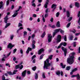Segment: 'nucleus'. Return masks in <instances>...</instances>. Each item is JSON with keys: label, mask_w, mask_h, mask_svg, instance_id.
Returning <instances> with one entry per match:
<instances>
[{"label": "nucleus", "mask_w": 80, "mask_h": 80, "mask_svg": "<svg viewBox=\"0 0 80 80\" xmlns=\"http://www.w3.org/2000/svg\"><path fill=\"white\" fill-rule=\"evenodd\" d=\"M22 62L20 64H19L18 65H16V69H18V68H19L20 69V70H22V68H23V65H22Z\"/></svg>", "instance_id": "nucleus-4"}, {"label": "nucleus", "mask_w": 80, "mask_h": 80, "mask_svg": "<svg viewBox=\"0 0 80 80\" xmlns=\"http://www.w3.org/2000/svg\"><path fill=\"white\" fill-rule=\"evenodd\" d=\"M27 30H28L29 32H31V31H32V30H31V29H30V28H27Z\"/></svg>", "instance_id": "nucleus-62"}, {"label": "nucleus", "mask_w": 80, "mask_h": 80, "mask_svg": "<svg viewBox=\"0 0 80 80\" xmlns=\"http://www.w3.org/2000/svg\"><path fill=\"white\" fill-rule=\"evenodd\" d=\"M64 31H63V30H61L60 31V33H62V34H63V33H64Z\"/></svg>", "instance_id": "nucleus-48"}, {"label": "nucleus", "mask_w": 80, "mask_h": 80, "mask_svg": "<svg viewBox=\"0 0 80 80\" xmlns=\"http://www.w3.org/2000/svg\"><path fill=\"white\" fill-rule=\"evenodd\" d=\"M48 2H49V0H47L44 6V7L45 8H47V5L48 4Z\"/></svg>", "instance_id": "nucleus-13"}, {"label": "nucleus", "mask_w": 80, "mask_h": 80, "mask_svg": "<svg viewBox=\"0 0 80 80\" xmlns=\"http://www.w3.org/2000/svg\"><path fill=\"white\" fill-rule=\"evenodd\" d=\"M52 8H54V10L56 8V7H57V5L56 4H53L52 6Z\"/></svg>", "instance_id": "nucleus-18"}, {"label": "nucleus", "mask_w": 80, "mask_h": 80, "mask_svg": "<svg viewBox=\"0 0 80 80\" xmlns=\"http://www.w3.org/2000/svg\"><path fill=\"white\" fill-rule=\"evenodd\" d=\"M36 66H35L32 68V69L33 70V71H35V70H36Z\"/></svg>", "instance_id": "nucleus-42"}, {"label": "nucleus", "mask_w": 80, "mask_h": 80, "mask_svg": "<svg viewBox=\"0 0 80 80\" xmlns=\"http://www.w3.org/2000/svg\"><path fill=\"white\" fill-rule=\"evenodd\" d=\"M73 37V36L72 35L70 36L69 38V40H72Z\"/></svg>", "instance_id": "nucleus-30"}, {"label": "nucleus", "mask_w": 80, "mask_h": 80, "mask_svg": "<svg viewBox=\"0 0 80 80\" xmlns=\"http://www.w3.org/2000/svg\"><path fill=\"white\" fill-rule=\"evenodd\" d=\"M23 37L24 38H26V37H27V32L25 31H24L23 32Z\"/></svg>", "instance_id": "nucleus-16"}, {"label": "nucleus", "mask_w": 80, "mask_h": 80, "mask_svg": "<svg viewBox=\"0 0 80 80\" xmlns=\"http://www.w3.org/2000/svg\"><path fill=\"white\" fill-rule=\"evenodd\" d=\"M56 26H57V27H60V22L58 21L57 22V25H56Z\"/></svg>", "instance_id": "nucleus-23"}, {"label": "nucleus", "mask_w": 80, "mask_h": 80, "mask_svg": "<svg viewBox=\"0 0 80 80\" xmlns=\"http://www.w3.org/2000/svg\"><path fill=\"white\" fill-rule=\"evenodd\" d=\"M14 46H15V45H12V43H9L8 46V48H10V49H12V47H13Z\"/></svg>", "instance_id": "nucleus-9"}, {"label": "nucleus", "mask_w": 80, "mask_h": 80, "mask_svg": "<svg viewBox=\"0 0 80 80\" xmlns=\"http://www.w3.org/2000/svg\"><path fill=\"white\" fill-rule=\"evenodd\" d=\"M52 57H53V55H51L48 58L50 60H52Z\"/></svg>", "instance_id": "nucleus-32"}, {"label": "nucleus", "mask_w": 80, "mask_h": 80, "mask_svg": "<svg viewBox=\"0 0 80 80\" xmlns=\"http://www.w3.org/2000/svg\"><path fill=\"white\" fill-rule=\"evenodd\" d=\"M35 45L34 44H32V48H35Z\"/></svg>", "instance_id": "nucleus-61"}, {"label": "nucleus", "mask_w": 80, "mask_h": 80, "mask_svg": "<svg viewBox=\"0 0 80 80\" xmlns=\"http://www.w3.org/2000/svg\"><path fill=\"white\" fill-rule=\"evenodd\" d=\"M78 23H79V25H80V17L79 18V20L78 21Z\"/></svg>", "instance_id": "nucleus-60"}, {"label": "nucleus", "mask_w": 80, "mask_h": 80, "mask_svg": "<svg viewBox=\"0 0 80 80\" xmlns=\"http://www.w3.org/2000/svg\"><path fill=\"white\" fill-rule=\"evenodd\" d=\"M61 66L62 67V68H65V66H66L65 65H64L62 63H61Z\"/></svg>", "instance_id": "nucleus-25"}, {"label": "nucleus", "mask_w": 80, "mask_h": 80, "mask_svg": "<svg viewBox=\"0 0 80 80\" xmlns=\"http://www.w3.org/2000/svg\"><path fill=\"white\" fill-rule=\"evenodd\" d=\"M50 21L51 22H53V18L52 17Z\"/></svg>", "instance_id": "nucleus-50"}, {"label": "nucleus", "mask_w": 80, "mask_h": 80, "mask_svg": "<svg viewBox=\"0 0 80 80\" xmlns=\"http://www.w3.org/2000/svg\"><path fill=\"white\" fill-rule=\"evenodd\" d=\"M60 45H63L64 47H65L67 45V43L65 42H62L60 43Z\"/></svg>", "instance_id": "nucleus-15"}, {"label": "nucleus", "mask_w": 80, "mask_h": 80, "mask_svg": "<svg viewBox=\"0 0 80 80\" xmlns=\"http://www.w3.org/2000/svg\"><path fill=\"white\" fill-rule=\"evenodd\" d=\"M32 44L34 45L35 43V41L33 40L32 42Z\"/></svg>", "instance_id": "nucleus-59"}, {"label": "nucleus", "mask_w": 80, "mask_h": 80, "mask_svg": "<svg viewBox=\"0 0 80 80\" xmlns=\"http://www.w3.org/2000/svg\"><path fill=\"white\" fill-rule=\"evenodd\" d=\"M63 38H64V39L65 42H67V36L65 35L64 37H62Z\"/></svg>", "instance_id": "nucleus-31"}, {"label": "nucleus", "mask_w": 80, "mask_h": 80, "mask_svg": "<svg viewBox=\"0 0 80 80\" xmlns=\"http://www.w3.org/2000/svg\"><path fill=\"white\" fill-rule=\"evenodd\" d=\"M75 6L76 7H77L78 8V7H80V4H79V3H78V2H75Z\"/></svg>", "instance_id": "nucleus-17"}, {"label": "nucleus", "mask_w": 80, "mask_h": 80, "mask_svg": "<svg viewBox=\"0 0 80 80\" xmlns=\"http://www.w3.org/2000/svg\"><path fill=\"white\" fill-rule=\"evenodd\" d=\"M10 54H11V52H10L7 55L6 57H9Z\"/></svg>", "instance_id": "nucleus-56"}, {"label": "nucleus", "mask_w": 80, "mask_h": 80, "mask_svg": "<svg viewBox=\"0 0 80 80\" xmlns=\"http://www.w3.org/2000/svg\"><path fill=\"white\" fill-rule=\"evenodd\" d=\"M10 2V0H8L7 1V5H8L9 4V2Z\"/></svg>", "instance_id": "nucleus-52"}, {"label": "nucleus", "mask_w": 80, "mask_h": 80, "mask_svg": "<svg viewBox=\"0 0 80 80\" xmlns=\"http://www.w3.org/2000/svg\"><path fill=\"white\" fill-rule=\"evenodd\" d=\"M3 58L2 59V61H5V58H7V57H6V55L4 54L3 55Z\"/></svg>", "instance_id": "nucleus-20"}, {"label": "nucleus", "mask_w": 80, "mask_h": 80, "mask_svg": "<svg viewBox=\"0 0 80 80\" xmlns=\"http://www.w3.org/2000/svg\"><path fill=\"white\" fill-rule=\"evenodd\" d=\"M5 77L4 75L2 76V80H8V79L5 80Z\"/></svg>", "instance_id": "nucleus-43"}, {"label": "nucleus", "mask_w": 80, "mask_h": 80, "mask_svg": "<svg viewBox=\"0 0 80 80\" xmlns=\"http://www.w3.org/2000/svg\"><path fill=\"white\" fill-rule=\"evenodd\" d=\"M42 77H43V78H46V77H45V75L44 73H43L42 74Z\"/></svg>", "instance_id": "nucleus-34"}, {"label": "nucleus", "mask_w": 80, "mask_h": 80, "mask_svg": "<svg viewBox=\"0 0 80 80\" xmlns=\"http://www.w3.org/2000/svg\"><path fill=\"white\" fill-rule=\"evenodd\" d=\"M74 77H77V80H79L80 79V75L79 74H78L77 75H72L71 76L72 78H74Z\"/></svg>", "instance_id": "nucleus-5"}, {"label": "nucleus", "mask_w": 80, "mask_h": 80, "mask_svg": "<svg viewBox=\"0 0 80 80\" xmlns=\"http://www.w3.org/2000/svg\"><path fill=\"white\" fill-rule=\"evenodd\" d=\"M31 50H32V48L29 47L28 48L26 51V53H29V51H31Z\"/></svg>", "instance_id": "nucleus-19"}, {"label": "nucleus", "mask_w": 80, "mask_h": 80, "mask_svg": "<svg viewBox=\"0 0 80 80\" xmlns=\"http://www.w3.org/2000/svg\"><path fill=\"white\" fill-rule=\"evenodd\" d=\"M72 17H71L68 19V21L69 22H70V21L72 20Z\"/></svg>", "instance_id": "nucleus-51"}, {"label": "nucleus", "mask_w": 80, "mask_h": 80, "mask_svg": "<svg viewBox=\"0 0 80 80\" xmlns=\"http://www.w3.org/2000/svg\"><path fill=\"white\" fill-rule=\"evenodd\" d=\"M60 15V13L59 12H58L56 13V17H58V16Z\"/></svg>", "instance_id": "nucleus-46"}, {"label": "nucleus", "mask_w": 80, "mask_h": 80, "mask_svg": "<svg viewBox=\"0 0 80 80\" xmlns=\"http://www.w3.org/2000/svg\"><path fill=\"white\" fill-rule=\"evenodd\" d=\"M70 24H71V23H68V25H67L66 27L67 28H68L69 27H70Z\"/></svg>", "instance_id": "nucleus-44"}, {"label": "nucleus", "mask_w": 80, "mask_h": 80, "mask_svg": "<svg viewBox=\"0 0 80 80\" xmlns=\"http://www.w3.org/2000/svg\"><path fill=\"white\" fill-rule=\"evenodd\" d=\"M13 37H14V36H13V35H11L10 36V39H11V40H13Z\"/></svg>", "instance_id": "nucleus-39"}, {"label": "nucleus", "mask_w": 80, "mask_h": 80, "mask_svg": "<svg viewBox=\"0 0 80 80\" xmlns=\"http://www.w3.org/2000/svg\"><path fill=\"white\" fill-rule=\"evenodd\" d=\"M78 53H80V47H79V49H78Z\"/></svg>", "instance_id": "nucleus-64"}, {"label": "nucleus", "mask_w": 80, "mask_h": 80, "mask_svg": "<svg viewBox=\"0 0 80 80\" xmlns=\"http://www.w3.org/2000/svg\"><path fill=\"white\" fill-rule=\"evenodd\" d=\"M21 8H22V7L21 6H19V9L17 10L16 11V12H18V11H19L20 9H21Z\"/></svg>", "instance_id": "nucleus-33"}, {"label": "nucleus", "mask_w": 80, "mask_h": 80, "mask_svg": "<svg viewBox=\"0 0 80 80\" xmlns=\"http://www.w3.org/2000/svg\"><path fill=\"white\" fill-rule=\"evenodd\" d=\"M70 32H72L73 33H75V32H76V30L75 29H73L70 31Z\"/></svg>", "instance_id": "nucleus-24"}, {"label": "nucleus", "mask_w": 80, "mask_h": 80, "mask_svg": "<svg viewBox=\"0 0 80 80\" xmlns=\"http://www.w3.org/2000/svg\"><path fill=\"white\" fill-rule=\"evenodd\" d=\"M50 66V63H49V59H46V61H44V68H46V69H49L50 68L49 67Z\"/></svg>", "instance_id": "nucleus-2"}, {"label": "nucleus", "mask_w": 80, "mask_h": 80, "mask_svg": "<svg viewBox=\"0 0 80 80\" xmlns=\"http://www.w3.org/2000/svg\"><path fill=\"white\" fill-rule=\"evenodd\" d=\"M26 73H27V70H25L22 73V76L23 77H25V75H26Z\"/></svg>", "instance_id": "nucleus-12"}, {"label": "nucleus", "mask_w": 80, "mask_h": 80, "mask_svg": "<svg viewBox=\"0 0 80 80\" xmlns=\"http://www.w3.org/2000/svg\"><path fill=\"white\" fill-rule=\"evenodd\" d=\"M75 55V52H73L71 53V56H69L68 58L67 62L70 65H72L74 62V55Z\"/></svg>", "instance_id": "nucleus-1"}, {"label": "nucleus", "mask_w": 80, "mask_h": 80, "mask_svg": "<svg viewBox=\"0 0 80 80\" xmlns=\"http://www.w3.org/2000/svg\"><path fill=\"white\" fill-rule=\"evenodd\" d=\"M52 39V36L50 34H48V42L50 43L51 42Z\"/></svg>", "instance_id": "nucleus-3"}, {"label": "nucleus", "mask_w": 80, "mask_h": 80, "mask_svg": "<svg viewBox=\"0 0 80 80\" xmlns=\"http://www.w3.org/2000/svg\"><path fill=\"white\" fill-rule=\"evenodd\" d=\"M42 21H43V22H45V18H44L43 16H42Z\"/></svg>", "instance_id": "nucleus-35"}, {"label": "nucleus", "mask_w": 80, "mask_h": 80, "mask_svg": "<svg viewBox=\"0 0 80 80\" xmlns=\"http://www.w3.org/2000/svg\"><path fill=\"white\" fill-rule=\"evenodd\" d=\"M10 23H8L7 24H6L5 27V28H7L8 27H9V26H10Z\"/></svg>", "instance_id": "nucleus-28"}, {"label": "nucleus", "mask_w": 80, "mask_h": 80, "mask_svg": "<svg viewBox=\"0 0 80 80\" xmlns=\"http://www.w3.org/2000/svg\"><path fill=\"white\" fill-rule=\"evenodd\" d=\"M66 15L67 17H70V12H69L68 11H67Z\"/></svg>", "instance_id": "nucleus-21"}, {"label": "nucleus", "mask_w": 80, "mask_h": 80, "mask_svg": "<svg viewBox=\"0 0 80 80\" xmlns=\"http://www.w3.org/2000/svg\"><path fill=\"white\" fill-rule=\"evenodd\" d=\"M35 79H37L38 78V74H37V73H35Z\"/></svg>", "instance_id": "nucleus-38"}, {"label": "nucleus", "mask_w": 80, "mask_h": 80, "mask_svg": "<svg viewBox=\"0 0 80 80\" xmlns=\"http://www.w3.org/2000/svg\"><path fill=\"white\" fill-rule=\"evenodd\" d=\"M18 72V71L17 70H14L13 73H12L11 72H8V73L10 75H13V74H16V72Z\"/></svg>", "instance_id": "nucleus-10"}, {"label": "nucleus", "mask_w": 80, "mask_h": 80, "mask_svg": "<svg viewBox=\"0 0 80 80\" xmlns=\"http://www.w3.org/2000/svg\"><path fill=\"white\" fill-rule=\"evenodd\" d=\"M62 39V36L60 35H59L57 37V41L58 43H59L61 41V39Z\"/></svg>", "instance_id": "nucleus-6"}, {"label": "nucleus", "mask_w": 80, "mask_h": 80, "mask_svg": "<svg viewBox=\"0 0 80 80\" xmlns=\"http://www.w3.org/2000/svg\"><path fill=\"white\" fill-rule=\"evenodd\" d=\"M8 16L7 15L6 16V17L4 18V22L6 23H7V21L8 20Z\"/></svg>", "instance_id": "nucleus-14"}, {"label": "nucleus", "mask_w": 80, "mask_h": 80, "mask_svg": "<svg viewBox=\"0 0 80 80\" xmlns=\"http://www.w3.org/2000/svg\"><path fill=\"white\" fill-rule=\"evenodd\" d=\"M80 33H76L75 34L76 36H78V35H80Z\"/></svg>", "instance_id": "nucleus-58"}, {"label": "nucleus", "mask_w": 80, "mask_h": 80, "mask_svg": "<svg viewBox=\"0 0 80 80\" xmlns=\"http://www.w3.org/2000/svg\"><path fill=\"white\" fill-rule=\"evenodd\" d=\"M77 68H75L72 70V72H75L77 71Z\"/></svg>", "instance_id": "nucleus-45"}, {"label": "nucleus", "mask_w": 80, "mask_h": 80, "mask_svg": "<svg viewBox=\"0 0 80 80\" xmlns=\"http://www.w3.org/2000/svg\"><path fill=\"white\" fill-rule=\"evenodd\" d=\"M35 37V34H32L31 36L32 38V39H33V38H34V37Z\"/></svg>", "instance_id": "nucleus-40"}, {"label": "nucleus", "mask_w": 80, "mask_h": 80, "mask_svg": "<svg viewBox=\"0 0 80 80\" xmlns=\"http://www.w3.org/2000/svg\"><path fill=\"white\" fill-rule=\"evenodd\" d=\"M62 49L64 52L65 57H66V55H67V50L66 48H65L64 47H62Z\"/></svg>", "instance_id": "nucleus-8"}, {"label": "nucleus", "mask_w": 80, "mask_h": 80, "mask_svg": "<svg viewBox=\"0 0 80 80\" xmlns=\"http://www.w3.org/2000/svg\"><path fill=\"white\" fill-rule=\"evenodd\" d=\"M3 7V2H0V9Z\"/></svg>", "instance_id": "nucleus-26"}, {"label": "nucleus", "mask_w": 80, "mask_h": 80, "mask_svg": "<svg viewBox=\"0 0 80 80\" xmlns=\"http://www.w3.org/2000/svg\"><path fill=\"white\" fill-rule=\"evenodd\" d=\"M48 13H46L45 14L44 17L45 18H47V17H48Z\"/></svg>", "instance_id": "nucleus-41"}, {"label": "nucleus", "mask_w": 80, "mask_h": 80, "mask_svg": "<svg viewBox=\"0 0 80 80\" xmlns=\"http://www.w3.org/2000/svg\"><path fill=\"white\" fill-rule=\"evenodd\" d=\"M60 30H61V29L59 28L55 30L53 34V37H54L55 35V34H56L57 33H58V32Z\"/></svg>", "instance_id": "nucleus-7"}, {"label": "nucleus", "mask_w": 80, "mask_h": 80, "mask_svg": "<svg viewBox=\"0 0 80 80\" xmlns=\"http://www.w3.org/2000/svg\"><path fill=\"white\" fill-rule=\"evenodd\" d=\"M20 52L21 54H22L23 53V50H22V49L20 50Z\"/></svg>", "instance_id": "nucleus-63"}, {"label": "nucleus", "mask_w": 80, "mask_h": 80, "mask_svg": "<svg viewBox=\"0 0 80 80\" xmlns=\"http://www.w3.org/2000/svg\"><path fill=\"white\" fill-rule=\"evenodd\" d=\"M44 51V49L43 48H42L38 51V54H39V55L41 54V53H42V52H43Z\"/></svg>", "instance_id": "nucleus-11"}, {"label": "nucleus", "mask_w": 80, "mask_h": 80, "mask_svg": "<svg viewBox=\"0 0 80 80\" xmlns=\"http://www.w3.org/2000/svg\"><path fill=\"white\" fill-rule=\"evenodd\" d=\"M56 75H58L59 77H60V72L59 71H58L56 72Z\"/></svg>", "instance_id": "nucleus-22"}, {"label": "nucleus", "mask_w": 80, "mask_h": 80, "mask_svg": "<svg viewBox=\"0 0 80 80\" xmlns=\"http://www.w3.org/2000/svg\"><path fill=\"white\" fill-rule=\"evenodd\" d=\"M36 57V56L35 55H34L32 57V60H33V58H35Z\"/></svg>", "instance_id": "nucleus-55"}, {"label": "nucleus", "mask_w": 80, "mask_h": 80, "mask_svg": "<svg viewBox=\"0 0 80 80\" xmlns=\"http://www.w3.org/2000/svg\"><path fill=\"white\" fill-rule=\"evenodd\" d=\"M70 69V66H67L66 67V70H69Z\"/></svg>", "instance_id": "nucleus-36"}, {"label": "nucleus", "mask_w": 80, "mask_h": 80, "mask_svg": "<svg viewBox=\"0 0 80 80\" xmlns=\"http://www.w3.org/2000/svg\"><path fill=\"white\" fill-rule=\"evenodd\" d=\"M32 6H33V7H35L36 5L34 3H32Z\"/></svg>", "instance_id": "nucleus-53"}, {"label": "nucleus", "mask_w": 80, "mask_h": 80, "mask_svg": "<svg viewBox=\"0 0 80 80\" xmlns=\"http://www.w3.org/2000/svg\"><path fill=\"white\" fill-rule=\"evenodd\" d=\"M23 26V25H22V24L19 23L18 24V27H22Z\"/></svg>", "instance_id": "nucleus-37"}, {"label": "nucleus", "mask_w": 80, "mask_h": 80, "mask_svg": "<svg viewBox=\"0 0 80 80\" xmlns=\"http://www.w3.org/2000/svg\"><path fill=\"white\" fill-rule=\"evenodd\" d=\"M17 52V49L15 48L13 50V53H15Z\"/></svg>", "instance_id": "nucleus-49"}, {"label": "nucleus", "mask_w": 80, "mask_h": 80, "mask_svg": "<svg viewBox=\"0 0 80 80\" xmlns=\"http://www.w3.org/2000/svg\"><path fill=\"white\" fill-rule=\"evenodd\" d=\"M18 14V12H16L14 13L13 15H12V17H16V16Z\"/></svg>", "instance_id": "nucleus-29"}, {"label": "nucleus", "mask_w": 80, "mask_h": 80, "mask_svg": "<svg viewBox=\"0 0 80 80\" xmlns=\"http://www.w3.org/2000/svg\"><path fill=\"white\" fill-rule=\"evenodd\" d=\"M73 44L74 47H76V42H74L73 43Z\"/></svg>", "instance_id": "nucleus-54"}, {"label": "nucleus", "mask_w": 80, "mask_h": 80, "mask_svg": "<svg viewBox=\"0 0 80 80\" xmlns=\"http://www.w3.org/2000/svg\"><path fill=\"white\" fill-rule=\"evenodd\" d=\"M43 55H41L40 57V59L41 60L43 58Z\"/></svg>", "instance_id": "nucleus-47"}, {"label": "nucleus", "mask_w": 80, "mask_h": 80, "mask_svg": "<svg viewBox=\"0 0 80 80\" xmlns=\"http://www.w3.org/2000/svg\"><path fill=\"white\" fill-rule=\"evenodd\" d=\"M46 34L45 33V32H44L42 34V35L41 36V37L42 38H43L45 37V34Z\"/></svg>", "instance_id": "nucleus-27"}, {"label": "nucleus", "mask_w": 80, "mask_h": 80, "mask_svg": "<svg viewBox=\"0 0 80 80\" xmlns=\"http://www.w3.org/2000/svg\"><path fill=\"white\" fill-rule=\"evenodd\" d=\"M80 16V11H79L78 14V17H79Z\"/></svg>", "instance_id": "nucleus-57"}]
</instances>
